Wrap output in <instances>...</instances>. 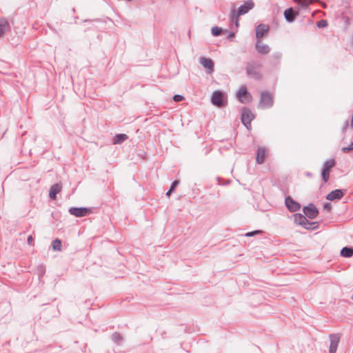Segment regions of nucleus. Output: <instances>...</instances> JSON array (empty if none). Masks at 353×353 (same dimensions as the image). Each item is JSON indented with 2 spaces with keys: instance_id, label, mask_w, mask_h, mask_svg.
<instances>
[{
  "instance_id": "nucleus-6",
  "label": "nucleus",
  "mask_w": 353,
  "mask_h": 353,
  "mask_svg": "<svg viewBox=\"0 0 353 353\" xmlns=\"http://www.w3.org/2000/svg\"><path fill=\"white\" fill-rule=\"evenodd\" d=\"M69 212L77 217H82L88 214L90 212V210L87 208L72 207L69 209Z\"/></svg>"
},
{
  "instance_id": "nucleus-15",
  "label": "nucleus",
  "mask_w": 353,
  "mask_h": 353,
  "mask_svg": "<svg viewBox=\"0 0 353 353\" xmlns=\"http://www.w3.org/2000/svg\"><path fill=\"white\" fill-rule=\"evenodd\" d=\"M62 186L59 183L52 185L49 191V197L51 199H55L57 194L61 191Z\"/></svg>"
},
{
  "instance_id": "nucleus-27",
  "label": "nucleus",
  "mask_w": 353,
  "mask_h": 353,
  "mask_svg": "<svg viewBox=\"0 0 353 353\" xmlns=\"http://www.w3.org/2000/svg\"><path fill=\"white\" fill-rule=\"evenodd\" d=\"M212 34L214 36H218L221 34V29L219 27H213L212 28Z\"/></svg>"
},
{
  "instance_id": "nucleus-30",
  "label": "nucleus",
  "mask_w": 353,
  "mask_h": 353,
  "mask_svg": "<svg viewBox=\"0 0 353 353\" xmlns=\"http://www.w3.org/2000/svg\"><path fill=\"white\" fill-rule=\"evenodd\" d=\"M183 99L184 97L179 94H176L173 97L174 101L176 102L181 101L182 100H183Z\"/></svg>"
},
{
  "instance_id": "nucleus-33",
  "label": "nucleus",
  "mask_w": 353,
  "mask_h": 353,
  "mask_svg": "<svg viewBox=\"0 0 353 353\" xmlns=\"http://www.w3.org/2000/svg\"><path fill=\"white\" fill-rule=\"evenodd\" d=\"M323 209L330 212L332 209V205L330 203H325L323 205Z\"/></svg>"
},
{
  "instance_id": "nucleus-26",
  "label": "nucleus",
  "mask_w": 353,
  "mask_h": 353,
  "mask_svg": "<svg viewBox=\"0 0 353 353\" xmlns=\"http://www.w3.org/2000/svg\"><path fill=\"white\" fill-rule=\"evenodd\" d=\"M179 183V181H174L172 184L171 185V187L170 188V190H168V192L166 193L167 196H170V194L174 190L176 186L178 185Z\"/></svg>"
},
{
  "instance_id": "nucleus-16",
  "label": "nucleus",
  "mask_w": 353,
  "mask_h": 353,
  "mask_svg": "<svg viewBox=\"0 0 353 353\" xmlns=\"http://www.w3.org/2000/svg\"><path fill=\"white\" fill-rule=\"evenodd\" d=\"M9 28L8 21L5 18H0V37H2Z\"/></svg>"
},
{
  "instance_id": "nucleus-18",
  "label": "nucleus",
  "mask_w": 353,
  "mask_h": 353,
  "mask_svg": "<svg viewBox=\"0 0 353 353\" xmlns=\"http://www.w3.org/2000/svg\"><path fill=\"white\" fill-rule=\"evenodd\" d=\"M294 221L296 223H297L301 225H304L305 228H307L306 223H307V221L304 216H303L301 214H295L294 215Z\"/></svg>"
},
{
  "instance_id": "nucleus-24",
  "label": "nucleus",
  "mask_w": 353,
  "mask_h": 353,
  "mask_svg": "<svg viewBox=\"0 0 353 353\" xmlns=\"http://www.w3.org/2000/svg\"><path fill=\"white\" fill-rule=\"evenodd\" d=\"M114 342L117 345H121L123 343V337L119 333H115L112 336Z\"/></svg>"
},
{
  "instance_id": "nucleus-17",
  "label": "nucleus",
  "mask_w": 353,
  "mask_h": 353,
  "mask_svg": "<svg viewBox=\"0 0 353 353\" xmlns=\"http://www.w3.org/2000/svg\"><path fill=\"white\" fill-rule=\"evenodd\" d=\"M128 138V137L125 134H117L113 138L112 143L113 144H121L124 141L127 140Z\"/></svg>"
},
{
  "instance_id": "nucleus-28",
  "label": "nucleus",
  "mask_w": 353,
  "mask_h": 353,
  "mask_svg": "<svg viewBox=\"0 0 353 353\" xmlns=\"http://www.w3.org/2000/svg\"><path fill=\"white\" fill-rule=\"evenodd\" d=\"M341 150L345 153H347V152H350L351 150H353V142L351 143L350 144V145L347 147H343Z\"/></svg>"
},
{
  "instance_id": "nucleus-25",
  "label": "nucleus",
  "mask_w": 353,
  "mask_h": 353,
  "mask_svg": "<svg viewBox=\"0 0 353 353\" xmlns=\"http://www.w3.org/2000/svg\"><path fill=\"white\" fill-rule=\"evenodd\" d=\"M330 172H329L327 170L323 169L321 175H322V178H323L324 183L327 182L329 177H330Z\"/></svg>"
},
{
  "instance_id": "nucleus-19",
  "label": "nucleus",
  "mask_w": 353,
  "mask_h": 353,
  "mask_svg": "<svg viewBox=\"0 0 353 353\" xmlns=\"http://www.w3.org/2000/svg\"><path fill=\"white\" fill-rule=\"evenodd\" d=\"M336 165V161L334 159H329L327 161L324 163L323 165V169L325 170H327L329 172H330V170L332 168H334Z\"/></svg>"
},
{
  "instance_id": "nucleus-13",
  "label": "nucleus",
  "mask_w": 353,
  "mask_h": 353,
  "mask_svg": "<svg viewBox=\"0 0 353 353\" xmlns=\"http://www.w3.org/2000/svg\"><path fill=\"white\" fill-rule=\"evenodd\" d=\"M201 64L207 70L209 73H212L214 70V63L212 59L205 57L200 58Z\"/></svg>"
},
{
  "instance_id": "nucleus-9",
  "label": "nucleus",
  "mask_w": 353,
  "mask_h": 353,
  "mask_svg": "<svg viewBox=\"0 0 353 353\" xmlns=\"http://www.w3.org/2000/svg\"><path fill=\"white\" fill-rule=\"evenodd\" d=\"M270 28L269 26L265 24H260L256 28V37L258 40H261V39L265 34H267L269 32Z\"/></svg>"
},
{
  "instance_id": "nucleus-5",
  "label": "nucleus",
  "mask_w": 353,
  "mask_h": 353,
  "mask_svg": "<svg viewBox=\"0 0 353 353\" xmlns=\"http://www.w3.org/2000/svg\"><path fill=\"white\" fill-rule=\"evenodd\" d=\"M212 102L214 105L221 107L225 105L227 102L226 98L221 91H215L212 96Z\"/></svg>"
},
{
  "instance_id": "nucleus-31",
  "label": "nucleus",
  "mask_w": 353,
  "mask_h": 353,
  "mask_svg": "<svg viewBox=\"0 0 353 353\" xmlns=\"http://www.w3.org/2000/svg\"><path fill=\"white\" fill-rule=\"evenodd\" d=\"M261 233V230H255L254 232H248L245 234V236H252L255 234H260Z\"/></svg>"
},
{
  "instance_id": "nucleus-10",
  "label": "nucleus",
  "mask_w": 353,
  "mask_h": 353,
  "mask_svg": "<svg viewBox=\"0 0 353 353\" xmlns=\"http://www.w3.org/2000/svg\"><path fill=\"white\" fill-rule=\"evenodd\" d=\"M330 353H336L338 345L340 341V338L336 334H332L330 336Z\"/></svg>"
},
{
  "instance_id": "nucleus-20",
  "label": "nucleus",
  "mask_w": 353,
  "mask_h": 353,
  "mask_svg": "<svg viewBox=\"0 0 353 353\" xmlns=\"http://www.w3.org/2000/svg\"><path fill=\"white\" fill-rule=\"evenodd\" d=\"M247 72L250 75L253 76L256 79H261V74L256 72L255 68L252 65H249L247 69Z\"/></svg>"
},
{
  "instance_id": "nucleus-32",
  "label": "nucleus",
  "mask_w": 353,
  "mask_h": 353,
  "mask_svg": "<svg viewBox=\"0 0 353 353\" xmlns=\"http://www.w3.org/2000/svg\"><path fill=\"white\" fill-rule=\"evenodd\" d=\"M327 26V23L325 20H321L318 23V26L321 28H324Z\"/></svg>"
},
{
  "instance_id": "nucleus-36",
  "label": "nucleus",
  "mask_w": 353,
  "mask_h": 353,
  "mask_svg": "<svg viewBox=\"0 0 353 353\" xmlns=\"http://www.w3.org/2000/svg\"><path fill=\"white\" fill-rule=\"evenodd\" d=\"M352 299H353V294H352Z\"/></svg>"
},
{
  "instance_id": "nucleus-4",
  "label": "nucleus",
  "mask_w": 353,
  "mask_h": 353,
  "mask_svg": "<svg viewBox=\"0 0 353 353\" xmlns=\"http://www.w3.org/2000/svg\"><path fill=\"white\" fill-rule=\"evenodd\" d=\"M237 99L243 103H250L252 100V95L245 86H241L236 93Z\"/></svg>"
},
{
  "instance_id": "nucleus-2",
  "label": "nucleus",
  "mask_w": 353,
  "mask_h": 353,
  "mask_svg": "<svg viewBox=\"0 0 353 353\" xmlns=\"http://www.w3.org/2000/svg\"><path fill=\"white\" fill-rule=\"evenodd\" d=\"M273 103V97L271 94L268 92H262L261 93V99L259 105L260 108L264 109L271 108Z\"/></svg>"
},
{
  "instance_id": "nucleus-3",
  "label": "nucleus",
  "mask_w": 353,
  "mask_h": 353,
  "mask_svg": "<svg viewBox=\"0 0 353 353\" xmlns=\"http://www.w3.org/2000/svg\"><path fill=\"white\" fill-rule=\"evenodd\" d=\"M254 119V115L249 109H243L241 112V121L248 130L251 128V121Z\"/></svg>"
},
{
  "instance_id": "nucleus-1",
  "label": "nucleus",
  "mask_w": 353,
  "mask_h": 353,
  "mask_svg": "<svg viewBox=\"0 0 353 353\" xmlns=\"http://www.w3.org/2000/svg\"><path fill=\"white\" fill-rule=\"evenodd\" d=\"M253 7H254L253 1H251V0H249L244 5H243V6L239 7L236 14H235L234 11L232 12V17L233 20L234 19L235 20V25H236V26H239V17L241 15H243V14L247 13L249 10L252 9Z\"/></svg>"
},
{
  "instance_id": "nucleus-7",
  "label": "nucleus",
  "mask_w": 353,
  "mask_h": 353,
  "mask_svg": "<svg viewBox=\"0 0 353 353\" xmlns=\"http://www.w3.org/2000/svg\"><path fill=\"white\" fill-rule=\"evenodd\" d=\"M303 210L304 214L309 219H314L319 214V210L314 204H310L307 206L304 207Z\"/></svg>"
},
{
  "instance_id": "nucleus-14",
  "label": "nucleus",
  "mask_w": 353,
  "mask_h": 353,
  "mask_svg": "<svg viewBox=\"0 0 353 353\" xmlns=\"http://www.w3.org/2000/svg\"><path fill=\"white\" fill-rule=\"evenodd\" d=\"M267 150L264 147H260L257 150L256 161L259 164H261L264 162L266 157Z\"/></svg>"
},
{
  "instance_id": "nucleus-22",
  "label": "nucleus",
  "mask_w": 353,
  "mask_h": 353,
  "mask_svg": "<svg viewBox=\"0 0 353 353\" xmlns=\"http://www.w3.org/2000/svg\"><path fill=\"white\" fill-rule=\"evenodd\" d=\"M341 254L344 257H351L353 255V249L345 247L341 250Z\"/></svg>"
},
{
  "instance_id": "nucleus-35",
  "label": "nucleus",
  "mask_w": 353,
  "mask_h": 353,
  "mask_svg": "<svg viewBox=\"0 0 353 353\" xmlns=\"http://www.w3.org/2000/svg\"><path fill=\"white\" fill-rule=\"evenodd\" d=\"M293 1L301 4V3L303 0H293Z\"/></svg>"
},
{
  "instance_id": "nucleus-11",
  "label": "nucleus",
  "mask_w": 353,
  "mask_h": 353,
  "mask_svg": "<svg viewBox=\"0 0 353 353\" xmlns=\"http://www.w3.org/2000/svg\"><path fill=\"white\" fill-rule=\"evenodd\" d=\"M256 49L257 52L262 54H266L270 51V47L264 43L261 40H257L256 43Z\"/></svg>"
},
{
  "instance_id": "nucleus-23",
  "label": "nucleus",
  "mask_w": 353,
  "mask_h": 353,
  "mask_svg": "<svg viewBox=\"0 0 353 353\" xmlns=\"http://www.w3.org/2000/svg\"><path fill=\"white\" fill-rule=\"evenodd\" d=\"M53 250L60 251L61 250V240L56 239L52 243Z\"/></svg>"
},
{
  "instance_id": "nucleus-29",
  "label": "nucleus",
  "mask_w": 353,
  "mask_h": 353,
  "mask_svg": "<svg viewBox=\"0 0 353 353\" xmlns=\"http://www.w3.org/2000/svg\"><path fill=\"white\" fill-rule=\"evenodd\" d=\"M316 0H303L301 3V4L303 6H307L310 4L313 3V2L316 1Z\"/></svg>"
},
{
  "instance_id": "nucleus-34",
  "label": "nucleus",
  "mask_w": 353,
  "mask_h": 353,
  "mask_svg": "<svg viewBox=\"0 0 353 353\" xmlns=\"http://www.w3.org/2000/svg\"><path fill=\"white\" fill-rule=\"evenodd\" d=\"M33 241H34V239H33V238H32V236H29L28 237L27 241H28V243L29 245H32V244Z\"/></svg>"
},
{
  "instance_id": "nucleus-12",
  "label": "nucleus",
  "mask_w": 353,
  "mask_h": 353,
  "mask_svg": "<svg viewBox=\"0 0 353 353\" xmlns=\"http://www.w3.org/2000/svg\"><path fill=\"white\" fill-rule=\"evenodd\" d=\"M344 192L342 190H335L330 192L326 196V199L330 201L341 199L344 196Z\"/></svg>"
},
{
  "instance_id": "nucleus-8",
  "label": "nucleus",
  "mask_w": 353,
  "mask_h": 353,
  "mask_svg": "<svg viewBox=\"0 0 353 353\" xmlns=\"http://www.w3.org/2000/svg\"><path fill=\"white\" fill-rule=\"evenodd\" d=\"M287 208L290 212H296L301 208V205L296 201L293 200L290 196H288L285 201Z\"/></svg>"
},
{
  "instance_id": "nucleus-21",
  "label": "nucleus",
  "mask_w": 353,
  "mask_h": 353,
  "mask_svg": "<svg viewBox=\"0 0 353 353\" xmlns=\"http://www.w3.org/2000/svg\"><path fill=\"white\" fill-rule=\"evenodd\" d=\"M284 15H285V19L288 21H292L294 19V10H292V8H288V9L285 10L284 12Z\"/></svg>"
}]
</instances>
